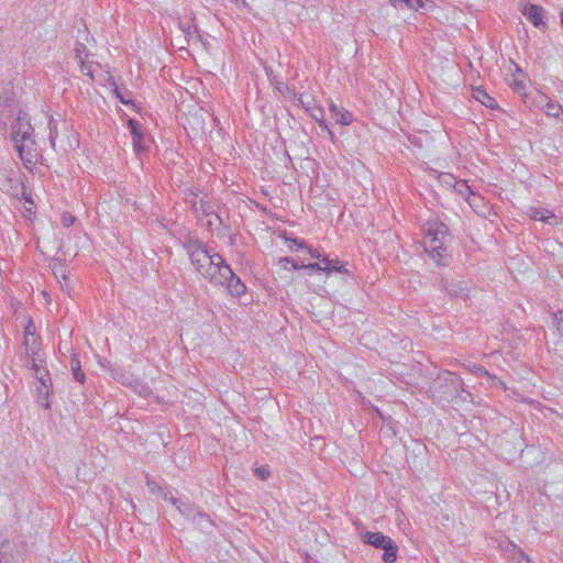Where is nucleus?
<instances>
[{
    "mask_svg": "<svg viewBox=\"0 0 563 563\" xmlns=\"http://www.w3.org/2000/svg\"><path fill=\"white\" fill-rule=\"evenodd\" d=\"M185 249L196 271L211 284L216 283L222 272V265L227 264L223 257L197 239H189L185 243Z\"/></svg>",
    "mask_w": 563,
    "mask_h": 563,
    "instance_id": "nucleus-1",
    "label": "nucleus"
},
{
    "mask_svg": "<svg viewBox=\"0 0 563 563\" xmlns=\"http://www.w3.org/2000/svg\"><path fill=\"white\" fill-rule=\"evenodd\" d=\"M422 231L424 251L438 265L448 266L451 261V255L448 252L451 241L448 225L437 219H431L422 225Z\"/></svg>",
    "mask_w": 563,
    "mask_h": 563,
    "instance_id": "nucleus-2",
    "label": "nucleus"
},
{
    "mask_svg": "<svg viewBox=\"0 0 563 563\" xmlns=\"http://www.w3.org/2000/svg\"><path fill=\"white\" fill-rule=\"evenodd\" d=\"M12 141L23 162L32 163L36 156L34 129L25 115H19L12 125Z\"/></svg>",
    "mask_w": 563,
    "mask_h": 563,
    "instance_id": "nucleus-3",
    "label": "nucleus"
},
{
    "mask_svg": "<svg viewBox=\"0 0 563 563\" xmlns=\"http://www.w3.org/2000/svg\"><path fill=\"white\" fill-rule=\"evenodd\" d=\"M463 386V379L456 373L443 371L432 382L430 391L434 399L449 401L461 397L465 391Z\"/></svg>",
    "mask_w": 563,
    "mask_h": 563,
    "instance_id": "nucleus-4",
    "label": "nucleus"
},
{
    "mask_svg": "<svg viewBox=\"0 0 563 563\" xmlns=\"http://www.w3.org/2000/svg\"><path fill=\"white\" fill-rule=\"evenodd\" d=\"M213 285L223 286L228 294L235 298H239L246 292L245 284L228 264L222 265V272Z\"/></svg>",
    "mask_w": 563,
    "mask_h": 563,
    "instance_id": "nucleus-5",
    "label": "nucleus"
},
{
    "mask_svg": "<svg viewBox=\"0 0 563 563\" xmlns=\"http://www.w3.org/2000/svg\"><path fill=\"white\" fill-rule=\"evenodd\" d=\"M128 128L132 135L134 151L136 153L146 152L152 143V137L143 132L141 124L134 119H129Z\"/></svg>",
    "mask_w": 563,
    "mask_h": 563,
    "instance_id": "nucleus-6",
    "label": "nucleus"
},
{
    "mask_svg": "<svg viewBox=\"0 0 563 563\" xmlns=\"http://www.w3.org/2000/svg\"><path fill=\"white\" fill-rule=\"evenodd\" d=\"M522 13L527 20L531 22L536 27L540 30L545 29L547 24L543 21L544 9L542 7L537 4H528Z\"/></svg>",
    "mask_w": 563,
    "mask_h": 563,
    "instance_id": "nucleus-7",
    "label": "nucleus"
},
{
    "mask_svg": "<svg viewBox=\"0 0 563 563\" xmlns=\"http://www.w3.org/2000/svg\"><path fill=\"white\" fill-rule=\"evenodd\" d=\"M440 287L451 297H467L468 287L467 283L464 280L449 282L448 279H442Z\"/></svg>",
    "mask_w": 563,
    "mask_h": 563,
    "instance_id": "nucleus-8",
    "label": "nucleus"
},
{
    "mask_svg": "<svg viewBox=\"0 0 563 563\" xmlns=\"http://www.w3.org/2000/svg\"><path fill=\"white\" fill-rule=\"evenodd\" d=\"M329 111L335 122L343 126L350 125L353 121L352 113L346 109L336 106L333 101L329 103Z\"/></svg>",
    "mask_w": 563,
    "mask_h": 563,
    "instance_id": "nucleus-9",
    "label": "nucleus"
},
{
    "mask_svg": "<svg viewBox=\"0 0 563 563\" xmlns=\"http://www.w3.org/2000/svg\"><path fill=\"white\" fill-rule=\"evenodd\" d=\"M192 210L197 214L198 218L202 217H213L217 221L221 223L220 217L217 214L213 205L209 201L200 200L195 201L192 203Z\"/></svg>",
    "mask_w": 563,
    "mask_h": 563,
    "instance_id": "nucleus-10",
    "label": "nucleus"
},
{
    "mask_svg": "<svg viewBox=\"0 0 563 563\" xmlns=\"http://www.w3.org/2000/svg\"><path fill=\"white\" fill-rule=\"evenodd\" d=\"M170 503L177 508V510L185 517L191 519L198 511L199 507L188 499L183 500L170 496Z\"/></svg>",
    "mask_w": 563,
    "mask_h": 563,
    "instance_id": "nucleus-11",
    "label": "nucleus"
},
{
    "mask_svg": "<svg viewBox=\"0 0 563 563\" xmlns=\"http://www.w3.org/2000/svg\"><path fill=\"white\" fill-rule=\"evenodd\" d=\"M391 538L383 534L382 532H365L362 536V541L366 544H369L377 549H383L386 547V543L389 542Z\"/></svg>",
    "mask_w": 563,
    "mask_h": 563,
    "instance_id": "nucleus-12",
    "label": "nucleus"
},
{
    "mask_svg": "<svg viewBox=\"0 0 563 563\" xmlns=\"http://www.w3.org/2000/svg\"><path fill=\"white\" fill-rule=\"evenodd\" d=\"M192 525L205 533L212 530L213 522L209 515L198 509L197 514L191 518Z\"/></svg>",
    "mask_w": 563,
    "mask_h": 563,
    "instance_id": "nucleus-13",
    "label": "nucleus"
},
{
    "mask_svg": "<svg viewBox=\"0 0 563 563\" xmlns=\"http://www.w3.org/2000/svg\"><path fill=\"white\" fill-rule=\"evenodd\" d=\"M454 190L463 197L471 207L475 205V194L465 180H457Z\"/></svg>",
    "mask_w": 563,
    "mask_h": 563,
    "instance_id": "nucleus-14",
    "label": "nucleus"
},
{
    "mask_svg": "<svg viewBox=\"0 0 563 563\" xmlns=\"http://www.w3.org/2000/svg\"><path fill=\"white\" fill-rule=\"evenodd\" d=\"M473 96L488 109H496L498 107L495 98L490 97L487 91L481 87L474 89Z\"/></svg>",
    "mask_w": 563,
    "mask_h": 563,
    "instance_id": "nucleus-15",
    "label": "nucleus"
},
{
    "mask_svg": "<svg viewBox=\"0 0 563 563\" xmlns=\"http://www.w3.org/2000/svg\"><path fill=\"white\" fill-rule=\"evenodd\" d=\"M527 214L532 220H540L543 222H549L550 219L556 220V216L552 211L547 210V209H539V208L531 207L527 211Z\"/></svg>",
    "mask_w": 563,
    "mask_h": 563,
    "instance_id": "nucleus-16",
    "label": "nucleus"
},
{
    "mask_svg": "<svg viewBox=\"0 0 563 563\" xmlns=\"http://www.w3.org/2000/svg\"><path fill=\"white\" fill-rule=\"evenodd\" d=\"M311 118L313 120H316L318 123H319V126L327 131L328 134L330 135L331 140L334 139V134L332 133V131L329 129L325 120H324V112H323V109L320 108V107H313L312 110L309 111Z\"/></svg>",
    "mask_w": 563,
    "mask_h": 563,
    "instance_id": "nucleus-17",
    "label": "nucleus"
},
{
    "mask_svg": "<svg viewBox=\"0 0 563 563\" xmlns=\"http://www.w3.org/2000/svg\"><path fill=\"white\" fill-rule=\"evenodd\" d=\"M179 26H180L181 31L185 33V36L188 42H190L192 40L200 38L198 29H197L196 24L192 22V20H189L187 22L181 21V22H179Z\"/></svg>",
    "mask_w": 563,
    "mask_h": 563,
    "instance_id": "nucleus-18",
    "label": "nucleus"
},
{
    "mask_svg": "<svg viewBox=\"0 0 563 563\" xmlns=\"http://www.w3.org/2000/svg\"><path fill=\"white\" fill-rule=\"evenodd\" d=\"M52 383H43L37 386V401L45 408H49L48 396L51 394Z\"/></svg>",
    "mask_w": 563,
    "mask_h": 563,
    "instance_id": "nucleus-19",
    "label": "nucleus"
},
{
    "mask_svg": "<svg viewBox=\"0 0 563 563\" xmlns=\"http://www.w3.org/2000/svg\"><path fill=\"white\" fill-rule=\"evenodd\" d=\"M382 550H384L382 559L385 563H394L396 561L398 547L393 539L389 542H387L386 547L383 548Z\"/></svg>",
    "mask_w": 563,
    "mask_h": 563,
    "instance_id": "nucleus-20",
    "label": "nucleus"
},
{
    "mask_svg": "<svg viewBox=\"0 0 563 563\" xmlns=\"http://www.w3.org/2000/svg\"><path fill=\"white\" fill-rule=\"evenodd\" d=\"M70 369L74 379L80 384H84L86 380V376L85 373L81 371L80 361L76 355L71 356L70 358Z\"/></svg>",
    "mask_w": 563,
    "mask_h": 563,
    "instance_id": "nucleus-21",
    "label": "nucleus"
},
{
    "mask_svg": "<svg viewBox=\"0 0 563 563\" xmlns=\"http://www.w3.org/2000/svg\"><path fill=\"white\" fill-rule=\"evenodd\" d=\"M509 548H511L512 550L510 559L514 563H532L530 558L523 551L517 548V545L514 544L512 542H508L506 550H508Z\"/></svg>",
    "mask_w": 563,
    "mask_h": 563,
    "instance_id": "nucleus-22",
    "label": "nucleus"
},
{
    "mask_svg": "<svg viewBox=\"0 0 563 563\" xmlns=\"http://www.w3.org/2000/svg\"><path fill=\"white\" fill-rule=\"evenodd\" d=\"M29 336L32 338V344L35 345L36 344L35 327L32 322H30L24 329V343L23 344L25 345L26 354H29L31 351L32 354L35 355L36 354L35 349L33 346L31 349H29Z\"/></svg>",
    "mask_w": 563,
    "mask_h": 563,
    "instance_id": "nucleus-23",
    "label": "nucleus"
},
{
    "mask_svg": "<svg viewBox=\"0 0 563 563\" xmlns=\"http://www.w3.org/2000/svg\"><path fill=\"white\" fill-rule=\"evenodd\" d=\"M325 266L322 267V272H324L327 275H330L332 273H340L345 274L347 273V269L340 264L338 260H324Z\"/></svg>",
    "mask_w": 563,
    "mask_h": 563,
    "instance_id": "nucleus-24",
    "label": "nucleus"
},
{
    "mask_svg": "<svg viewBox=\"0 0 563 563\" xmlns=\"http://www.w3.org/2000/svg\"><path fill=\"white\" fill-rule=\"evenodd\" d=\"M389 2L395 8H402L405 5L416 11L424 5L423 0H389Z\"/></svg>",
    "mask_w": 563,
    "mask_h": 563,
    "instance_id": "nucleus-25",
    "label": "nucleus"
},
{
    "mask_svg": "<svg viewBox=\"0 0 563 563\" xmlns=\"http://www.w3.org/2000/svg\"><path fill=\"white\" fill-rule=\"evenodd\" d=\"M462 366L471 372L472 374L476 375L477 377H482V376H490V373L482 365H477L475 363H472V362H464L462 363Z\"/></svg>",
    "mask_w": 563,
    "mask_h": 563,
    "instance_id": "nucleus-26",
    "label": "nucleus"
},
{
    "mask_svg": "<svg viewBox=\"0 0 563 563\" xmlns=\"http://www.w3.org/2000/svg\"><path fill=\"white\" fill-rule=\"evenodd\" d=\"M295 99L307 112H309L310 110H312L313 107H316L314 99L309 95L295 93Z\"/></svg>",
    "mask_w": 563,
    "mask_h": 563,
    "instance_id": "nucleus-27",
    "label": "nucleus"
},
{
    "mask_svg": "<svg viewBox=\"0 0 563 563\" xmlns=\"http://www.w3.org/2000/svg\"><path fill=\"white\" fill-rule=\"evenodd\" d=\"M88 57V49L85 44L77 43L75 46V58L78 64H81V60H86Z\"/></svg>",
    "mask_w": 563,
    "mask_h": 563,
    "instance_id": "nucleus-28",
    "label": "nucleus"
},
{
    "mask_svg": "<svg viewBox=\"0 0 563 563\" xmlns=\"http://www.w3.org/2000/svg\"><path fill=\"white\" fill-rule=\"evenodd\" d=\"M114 93L120 99V101L124 104H129L131 102V92L128 89L119 88L114 82Z\"/></svg>",
    "mask_w": 563,
    "mask_h": 563,
    "instance_id": "nucleus-29",
    "label": "nucleus"
},
{
    "mask_svg": "<svg viewBox=\"0 0 563 563\" xmlns=\"http://www.w3.org/2000/svg\"><path fill=\"white\" fill-rule=\"evenodd\" d=\"M48 129H49V142H51V145L53 147H55V141L57 139L58 131H57V121L53 117L49 118Z\"/></svg>",
    "mask_w": 563,
    "mask_h": 563,
    "instance_id": "nucleus-30",
    "label": "nucleus"
},
{
    "mask_svg": "<svg viewBox=\"0 0 563 563\" xmlns=\"http://www.w3.org/2000/svg\"><path fill=\"white\" fill-rule=\"evenodd\" d=\"M286 242H287L289 250H291V251L305 250V247L307 245L303 240H299V239H287Z\"/></svg>",
    "mask_w": 563,
    "mask_h": 563,
    "instance_id": "nucleus-31",
    "label": "nucleus"
},
{
    "mask_svg": "<svg viewBox=\"0 0 563 563\" xmlns=\"http://www.w3.org/2000/svg\"><path fill=\"white\" fill-rule=\"evenodd\" d=\"M79 66H80L81 73L84 75H86L87 77H89V79L91 81H93L95 80V76H93L92 64L87 62V60H81V64Z\"/></svg>",
    "mask_w": 563,
    "mask_h": 563,
    "instance_id": "nucleus-32",
    "label": "nucleus"
},
{
    "mask_svg": "<svg viewBox=\"0 0 563 563\" xmlns=\"http://www.w3.org/2000/svg\"><path fill=\"white\" fill-rule=\"evenodd\" d=\"M439 178H440L441 184H443L448 188H450V187L454 188L457 183L455 177L448 173L440 175Z\"/></svg>",
    "mask_w": 563,
    "mask_h": 563,
    "instance_id": "nucleus-33",
    "label": "nucleus"
},
{
    "mask_svg": "<svg viewBox=\"0 0 563 563\" xmlns=\"http://www.w3.org/2000/svg\"><path fill=\"white\" fill-rule=\"evenodd\" d=\"M279 264L285 268V269H288V264H290L291 268L292 269H299L301 268V264H299L297 261H295L294 258L291 257H282L279 260Z\"/></svg>",
    "mask_w": 563,
    "mask_h": 563,
    "instance_id": "nucleus-34",
    "label": "nucleus"
},
{
    "mask_svg": "<svg viewBox=\"0 0 563 563\" xmlns=\"http://www.w3.org/2000/svg\"><path fill=\"white\" fill-rule=\"evenodd\" d=\"M75 220L76 218L69 212H64L60 217V222L65 228L71 227Z\"/></svg>",
    "mask_w": 563,
    "mask_h": 563,
    "instance_id": "nucleus-35",
    "label": "nucleus"
},
{
    "mask_svg": "<svg viewBox=\"0 0 563 563\" xmlns=\"http://www.w3.org/2000/svg\"><path fill=\"white\" fill-rule=\"evenodd\" d=\"M26 355L31 357V369L34 372V375L40 374V372H42L44 368H42L37 364V358H36L37 354L33 355L32 352L30 351V353Z\"/></svg>",
    "mask_w": 563,
    "mask_h": 563,
    "instance_id": "nucleus-36",
    "label": "nucleus"
},
{
    "mask_svg": "<svg viewBox=\"0 0 563 563\" xmlns=\"http://www.w3.org/2000/svg\"><path fill=\"white\" fill-rule=\"evenodd\" d=\"M35 377H36L38 384L52 383L51 378H49L48 371H46V369H43L42 372H40V374H35Z\"/></svg>",
    "mask_w": 563,
    "mask_h": 563,
    "instance_id": "nucleus-37",
    "label": "nucleus"
},
{
    "mask_svg": "<svg viewBox=\"0 0 563 563\" xmlns=\"http://www.w3.org/2000/svg\"><path fill=\"white\" fill-rule=\"evenodd\" d=\"M301 268H305V269H309V271H318V272H322V265L320 263H309V264H303L301 263Z\"/></svg>",
    "mask_w": 563,
    "mask_h": 563,
    "instance_id": "nucleus-38",
    "label": "nucleus"
},
{
    "mask_svg": "<svg viewBox=\"0 0 563 563\" xmlns=\"http://www.w3.org/2000/svg\"><path fill=\"white\" fill-rule=\"evenodd\" d=\"M305 250L310 254L312 258L321 260L323 254H321L318 250L313 249L311 245H306Z\"/></svg>",
    "mask_w": 563,
    "mask_h": 563,
    "instance_id": "nucleus-39",
    "label": "nucleus"
},
{
    "mask_svg": "<svg viewBox=\"0 0 563 563\" xmlns=\"http://www.w3.org/2000/svg\"><path fill=\"white\" fill-rule=\"evenodd\" d=\"M487 377L490 379L493 386L506 389V384L500 378H498L496 375L490 374V376H487Z\"/></svg>",
    "mask_w": 563,
    "mask_h": 563,
    "instance_id": "nucleus-40",
    "label": "nucleus"
},
{
    "mask_svg": "<svg viewBox=\"0 0 563 563\" xmlns=\"http://www.w3.org/2000/svg\"><path fill=\"white\" fill-rule=\"evenodd\" d=\"M255 475L261 479H266L269 476V471L266 467H257L255 470Z\"/></svg>",
    "mask_w": 563,
    "mask_h": 563,
    "instance_id": "nucleus-41",
    "label": "nucleus"
},
{
    "mask_svg": "<svg viewBox=\"0 0 563 563\" xmlns=\"http://www.w3.org/2000/svg\"><path fill=\"white\" fill-rule=\"evenodd\" d=\"M558 329H559V331H560L561 335L563 336V319H561V320L559 321Z\"/></svg>",
    "mask_w": 563,
    "mask_h": 563,
    "instance_id": "nucleus-42",
    "label": "nucleus"
},
{
    "mask_svg": "<svg viewBox=\"0 0 563 563\" xmlns=\"http://www.w3.org/2000/svg\"><path fill=\"white\" fill-rule=\"evenodd\" d=\"M32 346L35 349V352L37 353V343L35 345H33L32 344V338L29 336V349H31Z\"/></svg>",
    "mask_w": 563,
    "mask_h": 563,
    "instance_id": "nucleus-43",
    "label": "nucleus"
},
{
    "mask_svg": "<svg viewBox=\"0 0 563 563\" xmlns=\"http://www.w3.org/2000/svg\"><path fill=\"white\" fill-rule=\"evenodd\" d=\"M324 260H330V258L328 256L323 255L318 263H320L322 266H325L327 262Z\"/></svg>",
    "mask_w": 563,
    "mask_h": 563,
    "instance_id": "nucleus-44",
    "label": "nucleus"
},
{
    "mask_svg": "<svg viewBox=\"0 0 563 563\" xmlns=\"http://www.w3.org/2000/svg\"><path fill=\"white\" fill-rule=\"evenodd\" d=\"M170 496H173L170 493H164L163 498H164L165 500L170 501Z\"/></svg>",
    "mask_w": 563,
    "mask_h": 563,
    "instance_id": "nucleus-45",
    "label": "nucleus"
},
{
    "mask_svg": "<svg viewBox=\"0 0 563 563\" xmlns=\"http://www.w3.org/2000/svg\"><path fill=\"white\" fill-rule=\"evenodd\" d=\"M23 197L25 198V200H26L29 203L33 205V200H32L31 198L26 197V196H25V194H23Z\"/></svg>",
    "mask_w": 563,
    "mask_h": 563,
    "instance_id": "nucleus-46",
    "label": "nucleus"
},
{
    "mask_svg": "<svg viewBox=\"0 0 563 563\" xmlns=\"http://www.w3.org/2000/svg\"><path fill=\"white\" fill-rule=\"evenodd\" d=\"M208 224L209 225H212L213 224V221L211 219L208 220Z\"/></svg>",
    "mask_w": 563,
    "mask_h": 563,
    "instance_id": "nucleus-47",
    "label": "nucleus"
}]
</instances>
